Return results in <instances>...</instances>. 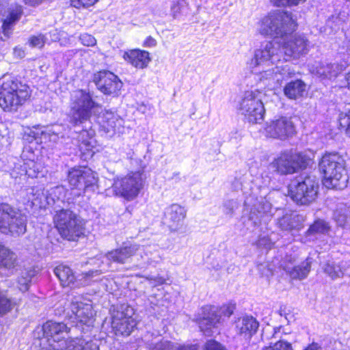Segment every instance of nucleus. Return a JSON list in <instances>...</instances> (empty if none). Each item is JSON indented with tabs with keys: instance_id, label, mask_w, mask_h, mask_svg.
Returning a JSON list of instances; mask_svg holds the SVG:
<instances>
[{
	"instance_id": "52",
	"label": "nucleus",
	"mask_w": 350,
	"mask_h": 350,
	"mask_svg": "<svg viewBox=\"0 0 350 350\" xmlns=\"http://www.w3.org/2000/svg\"><path fill=\"white\" fill-rule=\"evenodd\" d=\"M29 44L33 47H42L44 44V36H33L29 38Z\"/></svg>"
},
{
	"instance_id": "15",
	"label": "nucleus",
	"mask_w": 350,
	"mask_h": 350,
	"mask_svg": "<svg viewBox=\"0 0 350 350\" xmlns=\"http://www.w3.org/2000/svg\"><path fill=\"white\" fill-rule=\"evenodd\" d=\"M202 316L196 319L200 331L205 336H212L218 332L219 326L222 323L221 316L217 312V309L213 306H206L202 308Z\"/></svg>"
},
{
	"instance_id": "12",
	"label": "nucleus",
	"mask_w": 350,
	"mask_h": 350,
	"mask_svg": "<svg viewBox=\"0 0 350 350\" xmlns=\"http://www.w3.org/2000/svg\"><path fill=\"white\" fill-rule=\"evenodd\" d=\"M258 96V92L246 91L239 104L240 113L250 123L257 124L264 117V106Z\"/></svg>"
},
{
	"instance_id": "36",
	"label": "nucleus",
	"mask_w": 350,
	"mask_h": 350,
	"mask_svg": "<svg viewBox=\"0 0 350 350\" xmlns=\"http://www.w3.org/2000/svg\"><path fill=\"white\" fill-rule=\"evenodd\" d=\"M18 264L16 254L0 244V269H12Z\"/></svg>"
},
{
	"instance_id": "29",
	"label": "nucleus",
	"mask_w": 350,
	"mask_h": 350,
	"mask_svg": "<svg viewBox=\"0 0 350 350\" xmlns=\"http://www.w3.org/2000/svg\"><path fill=\"white\" fill-rule=\"evenodd\" d=\"M51 350H99V349L98 345L92 341L77 338L55 344Z\"/></svg>"
},
{
	"instance_id": "32",
	"label": "nucleus",
	"mask_w": 350,
	"mask_h": 350,
	"mask_svg": "<svg viewBox=\"0 0 350 350\" xmlns=\"http://www.w3.org/2000/svg\"><path fill=\"white\" fill-rule=\"evenodd\" d=\"M255 72L259 73V79L260 81L269 80L272 81L273 83H280L285 79L286 77L290 76L291 74L288 65L283 68L276 66L271 69L262 71L257 69V72Z\"/></svg>"
},
{
	"instance_id": "6",
	"label": "nucleus",
	"mask_w": 350,
	"mask_h": 350,
	"mask_svg": "<svg viewBox=\"0 0 350 350\" xmlns=\"http://www.w3.org/2000/svg\"><path fill=\"white\" fill-rule=\"evenodd\" d=\"M271 204L265 198L258 197L253 192L245 197L244 202L243 217L254 227L267 224L272 214Z\"/></svg>"
},
{
	"instance_id": "47",
	"label": "nucleus",
	"mask_w": 350,
	"mask_h": 350,
	"mask_svg": "<svg viewBox=\"0 0 350 350\" xmlns=\"http://www.w3.org/2000/svg\"><path fill=\"white\" fill-rule=\"evenodd\" d=\"M256 245L258 247L269 250L272 247L273 242L268 236L263 235L259 237Z\"/></svg>"
},
{
	"instance_id": "49",
	"label": "nucleus",
	"mask_w": 350,
	"mask_h": 350,
	"mask_svg": "<svg viewBox=\"0 0 350 350\" xmlns=\"http://www.w3.org/2000/svg\"><path fill=\"white\" fill-rule=\"evenodd\" d=\"M98 0H70V5L75 8H86L93 5Z\"/></svg>"
},
{
	"instance_id": "51",
	"label": "nucleus",
	"mask_w": 350,
	"mask_h": 350,
	"mask_svg": "<svg viewBox=\"0 0 350 350\" xmlns=\"http://www.w3.org/2000/svg\"><path fill=\"white\" fill-rule=\"evenodd\" d=\"M273 3L276 6H292L297 5L301 2H304L306 0H271Z\"/></svg>"
},
{
	"instance_id": "28",
	"label": "nucleus",
	"mask_w": 350,
	"mask_h": 350,
	"mask_svg": "<svg viewBox=\"0 0 350 350\" xmlns=\"http://www.w3.org/2000/svg\"><path fill=\"white\" fill-rule=\"evenodd\" d=\"M123 58L128 63L136 68L144 69L146 68L151 61L150 53L146 51L131 49L125 51Z\"/></svg>"
},
{
	"instance_id": "50",
	"label": "nucleus",
	"mask_w": 350,
	"mask_h": 350,
	"mask_svg": "<svg viewBox=\"0 0 350 350\" xmlns=\"http://www.w3.org/2000/svg\"><path fill=\"white\" fill-rule=\"evenodd\" d=\"M245 184L249 185L247 183H243L241 179L235 178L232 183V187L234 190L239 191L241 190L244 195H247L248 193L247 187L245 185Z\"/></svg>"
},
{
	"instance_id": "25",
	"label": "nucleus",
	"mask_w": 350,
	"mask_h": 350,
	"mask_svg": "<svg viewBox=\"0 0 350 350\" xmlns=\"http://www.w3.org/2000/svg\"><path fill=\"white\" fill-rule=\"evenodd\" d=\"M305 217L295 212L287 211L277 221L278 228L283 231H299L304 228Z\"/></svg>"
},
{
	"instance_id": "16",
	"label": "nucleus",
	"mask_w": 350,
	"mask_h": 350,
	"mask_svg": "<svg viewBox=\"0 0 350 350\" xmlns=\"http://www.w3.org/2000/svg\"><path fill=\"white\" fill-rule=\"evenodd\" d=\"M93 81L97 88L105 95L117 96L122 87V82L118 77L108 70L95 73Z\"/></svg>"
},
{
	"instance_id": "18",
	"label": "nucleus",
	"mask_w": 350,
	"mask_h": 350,
	"mask_svg": "<svg viewBox=\"0 0 350 350\" xmlns=\"http://www.w3.org/2000/svg\"><path fill=\"white\" fill-rule=\"evenodd\" d=\"M265 129L267 136L281 140L292 137L295 132L293 122L286 117L271 122Z\"/></svg>"
},
{
	"instance_id": "4",
	"label": "nucleus",
	"mask_w": 350,
	"mask_h": 350,
	"mask_svg": "<svg viewBox=\"0 0 350 350\" xmlns=\"http://www.w3.org/2000/svg\"><path fill=\"white\" fill-rule=\"evenodd\" d=\"M30 95V88L26 83L16 79L4 77L0 87V107L4 111H16Z\"/></svg>"
},
{
	"instance_id": "41",
	"label": "nucleus",
	"mask_w": 350,
	"mask_h": 350,
	"mask_svg": "<svg viewBox=\"0 0 350 350\" xmlns=\"http://www.w3.org/2000/svg\"><path fill=\"white\" fill-rule=\"evenodd\" d=\"M14 306V302L8 297L7 291L0 288V317L9 312Z\"/></svg>"
},
{
	"instance_id": "31",
	"label": "nucleus",
	"mask_w": 350,
	"mask_h": 350,
	"mask_svg": "<svg viewBox=\"0 0 350 350\" xmlns=\"http://www.w3.org/2000/svg\"><path fill=\"white\" fill-rule=\"evenodd\" d=\"M53 272L62 286L75 288L79 286L76 276L69 267L59 265L54 269Z\"/></svg>"
},
{
	"instance_id": "23",
	"label": "nucleus",
	"mask_w": 350,
	"mask_h": 350,
	"mask_svg": "<svg viewBox=\"0 0 350 350\" xmlns=\"http://www.w3.org/2000/svg\"><path fill=\"white\" fill-rule=\"evenodd\" d=\"M141 251L142 254L144 253V249L137 244L124 243L122 247L107 252L106 257L109 261L119 264H124L128 262V260L131 257Z\"/></svg>"
},
{
	"instance_id": "35",
	"label": "nucleus",
	"mask_w": 350,
	"mask_h": 350,
	"mask_svg": "<svg viewBox=\"0 0 350 350\" xmlns=\"http://www.w3.org/2000/svg\"><path fill=\"white\" fill-rule=\"evenodd\" d=\"M27 195L28 200L31 201L33 205L42 206L44 202L51 204L46 191L45 192L44 188L40 185L27 189Z\"/></svg>"
},
{
	"instance_id": "55",
	"label": "nucleus",
	"mask_w": 350,
	"mask_h": 350,
	"mask_svg": "<svg viewBox=\"0 0 350 350\" xmlns=\"http://www.w3.org/2000/svg\"><path fill=\"white\" fill-rule=\"evenodd\" d=\"M171 12L174 18H178L183 12V7L180 2L174 3L171 8Z\"/></svg>"
},
{
	"instance_id": "46",
	"label": "nucleus",
	"mask_w": 350,
	"mask_h": 350,
	"mask_svg": "<svg viewBox=\"0 0 350 350\" xmlns=\"http://www.w3.org/2000/svg\"><path fill=\"white\" fill-rule=\"evenodd\" d=\"M262 350H293V349L290 342L280 340L276 342L273 346L265 347Z\"/></svg>"
},
{
	"instance_id": "3",
	"label": "nucleus",
	"mask_w": 350,
	"mask_h": 350,
	"mask_svg": "<svg viewBox=\"0 0 350 350\" xmlns=\"http://www.w3.org/2000/svg\"><path fill=\"white\" fill-rule=\"evenodd\" d=\"M296 23L291 13L276 10L262 18L258 30L264 36L282 38L294 31Z\"/></svg>"
},
{
	"instance_id": "33",
	"label": "nucleus",
	"mask_w": 350,
	"mask_h": 350,
	"mask_svg": "<svg viewBox=\"0 0 350 350\" xmlns=\"http://www.w3.org/2000/svg\"><path fill=\"white\" fill-rule=\"evenodd\" d=\"M329 226L324 220L317 219L310 226L304 235L301 238V241L304 243H310L314 242L321 234L327 232Z\"/></svg>"
},
{
	"instance_id": "21",
	"label": "nucleus",
	"mask_w": 350,
	"mask_h": 350,
	"mask_svg": "<svg viewBox=\"0 0 350 350\" xmlns=\"http://www.w3.org/2000/svg\"><path fill=\"white\" fill-rule=\"evenodd\" d=\"M70 309L73 322L76 321L85 325L93 323L95 312L91 303L83 302L81 298L75 297L70 303Z\"/></svg>"
},
{
	"instance_id": "48",
	"label": "nucleus",
	"mask_w": 350,
	"mask_h": 350,
	"mask_svg": "<svg viewBox=\"0 0 350 350\" xmlns=\"http://www.w3.org/2000/svg\"><path fill=\"white\" fill-rule=\"evenodd\" d=\"M79 40L82 44L87 46H93L96 44L95 38L86 33L81 34Z\"/></svg>"
},
{
	"instance_id": "26",
	"label": "nucleus",
	"mask_w": 350,
	"mask_h": 350,
	"mask_svg": "<svg viewBox=\"0 0 350 350\" xmlns=\"http://www.w3.org/2000/svg\"><path fill=\"white\" fill-rule=\"evenodd\" d=\"M187 211L183 206L173 204L167 207L165 211V220L170 228L176 229L182 226L186 217Z\"/></svg>"
},
{
	"instance_id": "17",
	"label": "nucleus",
	"mask_w": 350,
	"mask_h": 350,
	"mask_svg": "<svg viewBox=\"0 0 350 350\" xmlns=\"http://www.w3.org/2000/svg\"><path fill=\"white\" fill-rule=\"evenodd\" d=\"M43 336L49 342L48 347H42L40 350H51L55 344L61 343L68 333V327L63 323H57L52 321L46 322L42 325Z\"/></svg>"
},
{
	"instance_id": "57",
	"label": "nucleus",
	"mask_w": 350,
	"mask_h": 350,
	"mask_svg": "<svg viewBox=\"0 0 350 350\" xmlns=\"http://www.w3.org/2000/svg\"><path fill=\"white\" fill-rule=\"evenodd\" d=\"M157 44V41L155 39H154L151 36H148V38H146V39L144 40V44H143V46L144 47H152V46H156Z\"/></svg>"
},
{
	"instance_id": "27",
	"label": "nucleus",
	"mask_w": 350,
	"mask_h": 350,
	"mask_svg": "<svg viewBox=\"0 0 350 350\" xmlns=\"http://www.w3.org/2000/svg\"><path fill=\"white\" fill-rule=\"evenodd\" d=\"M23 14L21 5L15 4L11 5L3 15V32L5 36H9L11 33L13 26L19 21Z\"/></svg>"
},
{
	"instance_id": "1",
	"label": "nucleus",
	"mask_w": 350,
	"mask_h": 350,
	"mask_svg": "<svg viewBox=\"0 0 350 350\" xmlns=\"http://www.w3.org/2000/svg\"><path fill=\"white\" fill-rule=\"evenodd\" d=\"M69 107V122L75 128L81 127L75 131L79 134V140L88 149L91 146L89 139L95 135L90 118L101 106L94 100L93 94L88 90L78 89L71 93Z\"/></svg>"
},
{
	"instance_id": "5",
	"label": "nucleus",
	"mask_w": 350,
	"mask_h": 350,
	"mask_svg": "<svg viewBox=\"0 0 350 350\" xmlns=\"http://www.w3.org/2000/svg\"><path fill=\"white\" fill-rule=\"evenodd\" d=\"M53 221L61 237L68 241H77L84 234V222L75 213L70 209L56 211Z\"/></svg>"
},
{
	"instance_id": "7",
	"label": "nucleus",
	"mask_w": 350,
	"mask_h": 350,
	"mask_svg": "<svg viewBox=\"0 0 350 350\" xmlns=\"http://www.w3.org/2000/svg\"><path fill=\"white\" fill-rule=\"evenodd\" d=\"M27 216L8 203H0V232L18 237L25 233Z\"/></svg>"
},
{
	"instance_id": "42",
	"label": "nucleus",
	"mask_w": 350,
	"mask_h": 350,
	"mask_svg": "<svg viewBox=\"0 0 350 350\" xmlns=\"http://www.w3.org/2000/svg\"><path fill=\"white\" fill-rule=\"evenodd\" d=\"M149 350H178V343L167 340H161L154 343L148 344Z\"/></svg>"
},
{
	"instance_id": "45",
	"label": "nucleus",
	"mask_w": 350,
	"mask_h": 350,
	"mask_svg": "<svg viewBox=\"0 0 350 350\" xmlns=\"http://www.w3.org/2000/svg\"><path fill=\"white\" fill-rule=\"evenodd\" d=\"M338 122L340 127L343 129L346 134L350 137V111L346 113H340Z\"/></svg>"
},
{
	"instance_id": "54",
	"label": "nucleus",
	"mask_w": 350,
	"mask_h": 350,
	"mask_svg": "<svg viewBox=\"0 0 350 350\" xmlns=\"http://www.w3.org/2000/svg\"><path fill=\"white\" fill-rule=\"evenodd\" d=\"M234 310V306L227 305V306H222L220 308L219 311L217 310V312H218V314H220L221 317V315H224L225 317H229L233 314Z\"/></svg>"
},
{
	"instance_id": "20",
	"label": "nucleus",
	"mask_w": 350,
	"mask_h": 350,
	"mask_svg": "<svg viewBox=\"0 0 350 350\" xmlns=\"http://www.w3.org/2000/svg\"><path fill=\"white\" fill-rule=\"evenodd\" d=\"M283 61H288L291 58H299L308 52V40L304 36H295L285 41L281 47Z\"/></svg>"
},
{
	"instance_id": "19",
	"label": "nucleus",
	"mask_w": 350,
	"mask_h": 350,
	"mask_svg": "<svg viewBox=\"0 0 350 350\" xmlns=\"http://www.w3.org/2000/svg\"><path fill=\"white\" fill-rule=\"evenodd\" d=\"M295 258L286 256L281 263V267L293 280H304L307 278L310 271L312 259L307 258L299 265H296Z\"/></svg>"
},
{
	"instance_id": "24",
	"label": "nucleus",
	"mask_w": 350,
	"mask_h": 350,
	"mask_svg": "<svg viewBox=\"0 0 350 350\" xmlns=\"http://www.w3.org/2000/svg\"><path fill=\"white\" fill-rule=\"evenodd\" d=\"M234 326L237 334L247 340L256 333L259 323L253 317L245 315L238 318Z\"/></svg>"
},
{
	"instance_id": "2",
	"label": "nucleus",
	"mask_w": 350,
	"mask_h": 350,
	"mask_svg": "<svg viewBox=\"0 0 350 350\" xmlns=\"http://www.w3.org/2000/svg\"><path fill=\"white\" fill-rule=\"evenodd\" d=\"M323 184L328 189H342L347 185L344 159L337 153L325 154L319 164Z\"/></svg>"
},
{
	"instance_id": "10",
	"label": "nucleus",
	"mask_w": 350,
	"mask_h": 350,
	"mask_svg": "<svg viewBox=\"0 0 350 350\" xmlns=\"http://www.w3.org/2000/svg\"><path fill=\"white\" fill-rule=\"evenodd\" d=\"M143 183L141 172H131L123 178L115 180L111 187L107 190V195L111 193L127 200H132L138 196L143 187Z\"/></svg>"
},
{
	"instance_id": "59",
	"label": "nucleus",
	"mask_w": 350,
	"mask_h": 350,
	"mask_svg": "<svg viewBox=\"0 0 350 350\" xmlns=\"http://www.w3.org/2000/svg\"><path fill=\"white\" fill-rule=\"evenodd\" d=\"M85 278H94L100 275V270H92L83 273Z\"/></svg>"
},
{
	"instance_id": "58",
	"label": "nucleus",
	"mask_w": 350,
	"mask_h": 350,
	"mask_svg": "<svg viewBox=\"0 0 350 350\" xmlns=\"http://www.w3.org/2000/svg\"><path fill=\"white\" fill-rule=\"evenodd\" d=\"M178 350H198V349L196 345H180L178 344Z\"/></svg>"
},
{
	"instance_id": "9",
	"label": "nucleus",
	"mask_w": 350,
	"mask_h": 350,
	"mask_svg": "<svg viewBox=\"0 0 350 350\" xmlns=\"http://www.w3.org/2000/svg\"><path fill=\"white\" fill-rule=\"evenodd\" d=\"M283 53L281 45L276 41L266 42L259 49L254 51V56L247 62L252 72H257V68L275 64L282 59Z\"/></svg>"
},
{
	"instance_id": "14",
	"label": "nucleus",
	"mask_w": 350,
	"mask_h": 350,
	"mask_svg": "<svg viewBox=\"0 0 350 350\" xmlns=\"http://www.w3.org/2000/svg\"><path fill=\"white\" fill-rule=\"evenodd\" d=\"M308 159L301 153L285 152L272 163L271 166L282 174H293L299 168H305Z\"/></svg>"
},
{
	"instance_id": "11",
	"label": "nucleus",
	"mask_w": 350,
	"mask_h": 350,
	"mask_svg": "<svg viewBox=\"0 0 350 350\" xmlns=\"http://www.w3.org/2000/svg\"><path fill=\"white\" fill-rule=\"evenodd\" d=\"M134 314V309L128 304L113 306L111 327L116 335L129 336L131 334L137 325Z\"/></svg>"
},
{
	"instance_id": "34",
	"label": "nucleus",
	"mask_w": 350,
	"mask_h": 350,
	"mask_svg": "<svg viewBox=\"0 0 350 350\" xmlns=\"http://www.w3.org/2000/svg\"><path fill=\"white\" fill-rule=\"evenodd\" d=\"M306 92V85L300 79L288 83L284 88V95L289 99L293 100L302 97Z\"/></svg>"
},
{
	"instance_id": "22",
	"label": "nucleus",
	"mask_w": 350,
	"mask_h": 350,
	"mask_svg": "<svg viewBox=\"0 0 350 350\" xmlns=\"http://www.w3.org/2000/svg\"><path fill=\"white\" fill-rule=\"evenodd\" d=\"M98 123L100 129L110 137L124 131V120L111 111L104 112L99 118Z\"/></svg>"
},
{
	"instance_id": "39",
	"label": "nucleus",
	"mask_w": 350,
	"mask_h": 350,
	"mask_svg": "<svg viewBox=\"0 0 350 350\" xmlns=\"http://www.w3.org/2000/svg\"><path fill=\"white\" fill-rule=\"evenodd\" d=\"M36 271L33 269H25L21 271L18 278V288L22 292L29 289L32 278L36 275Z\"/></svg>"
},
{
	"instance_id": "43",
	"label": "nucleus",
	"mask_w": 350,
	"mask_h": 350,
	"mask_svg": "<svg viewBox=\"0 0 350 350\" xmlns=\"http://www.w3.org/2000/svg\"><path fill=\"white\" fill-rule=\"evenodd\" d=\"M65 189L62 186H57L46 191L47 196L49 197L51 204L55 203L57 200L64 197Z\"/></svg>"
},
{
	"instance_id": "62",
	"label": "nucleus",
	"mask_w": 350,
	"mask_h": 350,
	"mask_svg": "<svg viewBox=\"0 0 350 350\" xmlns=\"http://www.w3.org/2000/svg\"><path fill=\"white\" fill-rule=\"evenodd\" d=\"M346 80L347 81L348 89L350 90V72L347 75Z\"/></svg>"
},
{
	"instance_id": "30",
	"label": "nucleus",
	"mask_w": 350,
	"mask_h": 350,
	"mask_svg": "<svg viewBox=\"0 0 350 350\" xmlns=\"http://www.w3.org/2000/svg\"><path fill=\"white\" fill-rule=\"evenodd\" d=\"M342 65L325 62H317L312 68L313 73L324 79L335 78L342 70Z\"/></svg>"
},
{
	"instance_id": "56",
	"label": "nucleus",
	"mask_w": 350,
	"mask_h": 350,
	"mask_svg": "<svg viewBox=\"0 0 350 350\" xmlns=\"http://www.w3.org/2000/svg\"><path fill=\"white\" fill-rule=\"evenodd\" d=\"M14 55L19 59H22L25 56V52L22 47L16 46L14 49Z\"/></svg>"
},
{
	"instance_id": "60",
	"label": "nucleus",
	"mask_w": 350,
	"mask_h": 350,
	"mask_svg": "<svg viewBox=\"0 0 350 350\" xmlns=\"http://www.w3.org/2000/svg\"><path fill=\"white\" fill-rule=\"evenodd\" d=\"M150 280H154L157 284H163L165 281V280L163 277L160 276H157L154 278H151Z\"/></svg>"
},
{
	"instance_id": "61",
	"label": "nucleus",
	"mask_w": 350,
	"mask_h": 350,
	"mask_svg": "<svg viewBox=\"0 0 350 350\" xmlns=\"http://www.w3.org/2000/svg\"><path fill=\"white\" fill-rule=\"evenodd\" d=\"M42 0H24L25 3L27 5L35 6L39 4Z\"/></svg>"
},
{
	"instance_id": "64",
	"label": "nucleus",
	"mask_w": 350,
	"mask_h": 350,
	"mask_svg": "<svg viewBox=\"0 0 350 350\" xmlns=\"http://www.w3.org/2000/svg\"><path fill=\"white\" fill-rule=\"evenodd\" d=\"M179 173L175 174L174 176H178Z\"/></svg>"
},
{
	"instance_id": "13",
	"label": "nucleus",
	"mask_w": 350,
	"mask_h": 350,
	"mask_svg": "<svg viewBox=\"0 0 350 350\" xmlns=\"http://www.w3.org/2000/svg\"><path fill=\"white\" fill-rule=\"evenodd\" d=\"M68 181L71 189L79 191V195L81 191H94L97 188L95 173L87 167L72 168L68 174Z\"/></svg>"
},
{
	"instance_id": "37",
	"label": "nucleus",
	"mask_w": 350,
	"mask_h": 350,
	"mask_svg": "<svg viewBox=\"0 0 350 350\" xmlns=\"http://www.w3.org/2000/svg\"><path fill=\"white\" fill-rule=\"evenodd\" d=\"M333 218L338 226L350 227V206L339 204L334 212Z\"/></svg>"
},
{
	"instance_id": "38",
	"label": "nucleus",
	"mask_w": 350,
	"mask_h": 350,
	"mask_svg": "<svg viewBox=\"0 0 350 350\" xmlns=\"http://www.w3.org/2000/svg\"><path fill=\"white\" fill-rule=\"evenodd\" d=\"M326 273L333 280L342 278L346 271V262H340L336 263L333 261H328L323 267Z\"/></svg>"
},
{
	"instance_id": "8",
	"label": "nucleus",
	"mask_w": 350,
	"mask_h": 350,
	"mask_svg": "<svg viewBox=\"0 0 350 350\" xmlns=\"http://www.w3.org/2000/svg\"><path fill=\"white\" fill-rule=\"evenodd\" d=\"M318 187L315 176H299L291 180L288 187V192L297 204L305 205L315 200Z\"/></svg>"
},
{
	"instance_id": "40",
	"label": "nucleus",
	"mask_w": 350,
	"mask_h": 350,
	"mask_svg": "<svg viewBox=\"0 0 350 350\" xmlns=\"http://www.w3.org/2000/svg\"><path fill=\"white\" fill-rule=\"evenodd\" d=\"M62 129V126L59 124L45 127L44 130L41 131V139H48L49 141L55 142L59 136L63 137Z\"/></svg>"
},
{
	"instance_id": "44",
	"label": "nucleus",
	"mask_w": 350,
	"mask_h": 350,
	"mask_svg": "<svg viewBox=\"0 0 350 350\" xmlns=\"http://www.w3.org/2000/svg\"><path fill=\"white\" fill-rule=\"evenodd\" d=\"M239 207V203L235 200H227L223 203V212L225 215L232 217L234 211Z\"/></svg>"
},
{
	"instance_id": "53",
	"label": "nucleus",
	"mask_w": 350,
	"mask_h": 350,
	"mask_svg": "<svg viewBox=\"0 0 350 350\" xmlns=\"http://www.w3.org/2000/svg\"><path fill=\"white\" fill-rule=\"evenodd\" d=\"M204 350H226L220 343L215 340H208L205 345Z\"/></svg>"
},
{
	"instance_id": "63",
	"label": "nucleus",
	"mask_w": 350,
	"mask_h": 350,
	"mask_svg": "<svg viewBox=\"0 0 350 350\" xmlns=\"http://www.w3.org/2000/svg\"><path fill=\"white\" fill-rule=\"evenodd\" d=\"M152 263L151 261L149 260V258H148L147 261L144 262V264L150 265Z\"/></svg>"
}]
</instances>
